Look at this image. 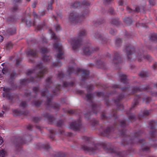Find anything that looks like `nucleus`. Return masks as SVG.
Here are the masks:
<instances>
[{
    "label": "nucleus",
    "instance_id": "14",
    "mask_svg": "<svg viewBox=\"0 0 157 157\" xmlns=\"http://www.w3.org/2000/svg\"><path fill=\"white\" fill-rule=\"evenodd\" d=\"M127 9L128 11L129 12H132L134 11H136L137 12H139L140 11V8L139 6L136 7L135 10H133L128 7H127Z\"/></svg>",
    "mask_w": 157,
    "mask_h": 157
},
{
    "label": "nucleus",
    "instance_id": "38",
    "mask_svg": "<svg viewBox=\"0 0 157 157\" xmlns=\"http://www.w3.org/2000/svg\"><path fill=\"white\" fill-rule=\"evenodd\" d=\"M63 75L62 72H59L58 75V77L60 78L61 77H63Z\"/></svg>",
    "mask_w": 157,
    "mask_h": 157
},
{
    "label": "nucleus",
    "instance_id": "63",
    "mask_svg": "<svg viewBox=\"0 0 157 157\" xmlns=\"http://www.w3.org/2000/svg\"><path fill=\"white\" fill-rule=\"evenodd\" d=\"M21 0H13L15 2H20Z\"/></svg>",
    "mask_w": 157,
    "mask_h": 157
},
{
    "label": "nucleus",
    "instance_id": "54",
    "mask_svg": "<svg viewBox=\"0 0 157 157\" xmlns=\"http://www.w3.org/2000/svg\"><path fill=\"white\" fill-rule=\"evenodd\" d=\"M119 4L120 5H122L123 4V2L122 1H120L119 2Z\"/></svg>",
    "mask_w": 157,
    "mask_h": 157
},
{
    "label": "nucleus",
    "instance_id": "33",
    "mask_svg": "<svg viewBox=\"0 0 157 157\" xmlns=\"http://www.w3.org/2000/svg\"><path fill=\"white\" fill-rule=\"evenodd\" d=\"M63 123V121H59L57 123V125L58 126H62V124Z\"/></svg>",
    "mask_w": 157,
    "mask_h": 157
},
{
    "label": "nucleus",
    "instance_id": "21",
    "mask_svg": "<svg viewBox=\"0 0 157 157\" xmlns=\"http://www.w3.org/2000/svg\"><path fill=\"white\" fill-rule=\"evenodd\" d=\"M16 29L15 28H13L12 29H10L9 30V33L11 35L15 34L16 33Z\"/></svg>",
    "mask_w": 157,
    "mask_h": 157
},
{
    "label": "nucleus",
    "instance_id": "50",
    "mask_svg": "<svg viewBox=\"0 0 157 157\" xmlns=\"http://www.w3.org/2000/svg\"><path fill=\"white\" fill-rule=\"evenodd\" d=\"M3 142L2 138L0 136V145H1Z\"/></svg>",
    "mask_w": 157,
    "mask_h": 157
},
{
    "label": "nucleus",
    "instance_id": "18",
    "mask_svg": "<svg viewBox=\"0 0 157 157\" xmlns=\"http://www.w3.org/2000/svg\"><path fill=\"white\" fill-rule=\"evenodd\" d=\"M51 57L48 56H45L42 58L44 62H47L50 60Z\"/></svg>",
    "mask_w": 157,
    "mask_h": 157
},
{
    "label": "nucleus",
    "instance_id": "52",
    "mask_svg": "<svg viewBox=\"0 0 157 157\" xmlns=\"http://www.w3.org/2000/svg\"><path fill=\"white\" fill-rule=\"evenodd\" d=\"M83 4H84V5H88V4H89V3L88 2H87V1H84L83 2Z\"/></svg>",
    "mask_w": 157,
    "mask_h": 157
},
{
    "label": "nucleus",
    "instance_id": "11",
    "mask_svg": "<svg viewBox=\"0 0 157 157\" xmlns=\"http://www.w3.org/2000/svg\"><path fill=\"white\" fill-rule=\"evenodd\" d=\"M149 40L151 41H155L157 40V35L155 34H151L149 36Z\"/></svg>",
    "mask_w": 157,
    "mask_h": 157
},
{
    "label": "nucleus",
    "instance_id": "59",
    "mask_svg": "<svg viewBox=\"0 0 157 157\" xmlns=\"http://www.w3.org/2000/svg\"><path fill=\"white\" fill-rule=\"evenodd\" d=\"M36 128L38 129H40V130L41 129V127L40 126H36Z\"/></svg>",
    "mask_w": 157,
    "mask_h": 157
},
{
    "label": "nucleus",
    "instance_id": "24",
    "mask_svg": "<svg viewBox=\"0 0 157 157\" xmlns=\"http://www.w3.org/2000/svg\"><path fill=\"white\" fill-rule=\"evenodd\" d=\"M5 154V151L3 150H0V157H4Z\"/></svg>",
    "mask_w": 157,
    "mask_h": 157
},
{
    "label": "nucleus",
    "instance_id": "22",
    "mask_svg": "<svg viewBox=\"0 0 157 157\" xmlns=\"http://www.w3.org/2000/svg\"><path fill=\"white\" fill-rule=\"evenodd\" d=\"M41 52L43 54H45L48 52V50L46 48H41Z\"/></svg>",
    "mask_w": 157,
    "mask_h": 157
},
{
    "label": "nucleus",
    "instance_id": "10",
    "mask_svg": "<svg viewBox=\"0 0 157 157\" xmlns=\"http://www.w3.org/2000/svg\"><path fill=\"white\" fill-rule=\"evenodd\" d=\"M54 48L59 52H61L62 49V46L59 45V44H54Z\"/></svg>",
    "mask_w": 157,
    "mask_h": 157
},
{
    "label": "nucleus",
    "instance_id": "17",
    "mask_svg": "<svg viewBox=\"0 0 157 157\" xmlns=\"http://www.w3.org/2000/svg\"><path fill=\"white\" fill-rule=\"evenodd\" d=\"M139 75L141 77L144 78L147 76L148 75L146 72L142 71L140 73Z\"/></svg>",
    "mask_w": 157,
    "mask_h": 157
},
{
    "label": "nucleus",
    "instance_id": "53",
    "mask_svg": "<svg viewBox=\"0 0 157 157\" xmlns=\"http://www.w3.org/2000/svg\"><path fill=\"white\" fill-rule=\"evenodd\" d=\"M3 39V36L1 35H0V42H2Z\"/></svg>",
    "mask_w": 157,
    "mask_h": 157
},
{
    "label": "nucleus",
    "instance_id": "15",
    "mask_svg": "<svg viewBox=\"0 0 157 157\" xmlns=\"http://www.w3.org/2000/svg\"><path fill=\"white\" fill-rule=\"evenodd\" d=\"M82 148L85 151H93L94 150H95V149H94L93 148H91L90 147H89L86 146H83L82 147Z\"/></svg>",
    "mask_w": 157,
    "mask_h": 157
},
{
    "label": "nucleus",
    "instance_id": "36",
    "mask_svg": "<svg viewBox=\"0 0 157 157\" xmlns=\"http://www.w3.org/2000/svg\"><path fill=\"white\" fill-rule=\"evenodd\" d=\"M92 97V95L91 94H88L86 96V98L87 100H90Z\"/></svg>",
    "mask_w": 157,
    "mask_h": 157
},
{
    "label": "nucleus",
    "instance_id": "29",
    "mask_svg": "<svg viewBox=\"0 0 157 157\" xmlns=\"http://www.w3.org/2000/svg\"><path fill=\"white\" fill-rule=\"evenodd\" d=\"M151 101V98L148 97L147 98L144 99V101L146 103H148Z\"/></svg>",
    "mask_w": 157,
    "mask_h": 157
},
{
    "label": "nucleus",
    "instance_id": "47",
    "mask_svg": "<svg viewBox=\"0 0 157 157\" xmlns=\"http://www.w3.org/2000/svg\"><path fill=\"white\" fill-rule=\"evenodd\" d=\"M144 114L145 115H148L149 114V112L148 111H144Z\"/></svg>",
    "mask_w": 157,
    "mask_h": 157
},
{
    "label": "nucleus",
    "instance_id": "4",
    "mask_svg": "<svg viewBox=\"0 0 157 157\" xmlns=\"http://www.w3.org/2000/svg\"><path fill=\"white\" fill-rule=\"evenodd\" d=\"M81 125V121H75L71 124V128L75 131L79 130L80 126Z\"/></svg>",
    "mask_w": 157,
    "mask_h": 157
},
{
    "label": "nucleus",
    "instance_id": "43",
    "mask_svg": "<svg viewBox=\"0 0 157 157\" xmlns=\"http://www.w3.org/2000/svg\"><path fill=\"white\" fill-rule=\"evenodd\" d=\"M73 70V69L72 67L69 68L68 70V72L69 74H70V73L72 72V71Z\"/></svg>",
    "mask_w": 157,
    "mask_h": 157
},
{
    "label": "nucleus",
    "instance_id": "57",
    "mask_svg": "<svg viewBox=\"0 0 157 157\" xmlns=\"http://www.w3.org/2000/svg\"><path fill=\"white\" fill-rule=\"evenodd\" d=\"M32 127V126L31 125H29L27 127V128L29 129H30Z\"/></svg>",
    "mask_w": 157,
    "mask_h": 157
},
{
    "label": "nucleus",
    "instance_id": "28",
    "mask_svg": "<svg viewBox=\"0 0 157 157\" xmlns=\"http://www.w3.org/2000/svg\"><path fill=\"white\" fill-rule=\"evenodd\" d=\"M98 64L100 66V67L104 68L105 67V64L103 63L100 62L98 63Z\"/></svg>",
    "mask_w": 157,
    "mask_h": 157
},
{
    "label": "nucleus",
    "instance_id": "3",
    "mask_svg": "<svg viewBox=\"0 0 157 157\" xmlns=\"http://www.w3.org/2000/svg\"><path fill=\"white\" fill-rule=\"evenodd\" d=\"M126 50L127 56L129 59V56L134 54L135 52V49L134 47L130 44L126 46Z\"/></svg>",
    "mask_w": 157,
    "mask_h": 157
},
{
    "label": "nucleus",
    "instance_id": "9",
    "mask_svg": "<svg viewBox=\"0 0 157 157\" xmlns=\"http://www.w3.org/2000/svg\"><path fill=\"white\" fill-rule=\"evenodd\" d=\"M45 117L48 118L50 123H53L56 120L55 118L49 114H46Z\"/></svg>",
    "mask_w": 157,
    "mask_h": 157
},
{
    "label": "nucleus",
    "instance_id": "12",
    "mask_svg": "<svg viewBox=\"0 0 157 157\" xmlns=\"http://www.w3.org/2000/svg\"><path fill=\"white\" fill-rule=\"evenodd\" d=\"M77 16L74 13H71L70 15V19L71 21H73L77 18Z\"/></svg>",
    "mask_w": 157,
    "mask_h": 157
},
{
    "label": "nucleus",
    "instance_id": "46",
    "mask_svg": "<svg viewBox=\"0 0 157 157\" xmlns=\"http://www.w3.org/2000/svg\"><path fill=\"white\" fill-rule=\"evenodd\" d=\"M45 14V12L44 11H42L40 13V16H42L44 15Z\"/></svg>",
    "mask_w": 157,
    "mask_h": 157
},
{
    "label": "nucleus",
    "instance_id": "6",
    "mask_svg": "<svg viewBox=\"0 0 157 157\" xmlns=\"http://www.w3.org/2000/svg\"><path fill=\"white\" fill-rule=\"evenodd\" d=\"M27 53L29 56L33 58H36L38 56L37 52L36 49L30 50Z\"/></svg>",
    "mask_w": 157,
    "mask_h": 157
},
{
    "label": "nucleus",
    "instance_id": "41",
    "mask_svg": "<svg viewBox=\"0 0 157 157\" xmlns=\"http://www.w3.org/2000/svg\"><path fill=\"white\" fill-rule=\"evenodd\" d=\"M139 90V88L138 87H135L134 88V92H137Z\"/></svg>",
    "mask_w": 157,
    "mask_h": 157
},
{
    "label": "nucleus",
    "instance_id": "2",
    "mask_svg": "<svg viewBox=\"0 0 157 157\" xmlns=\"http://www.w3.org/2000/svg\"><path fill=\"white\" fill-rule=\"evenodd\" d=\"M98 48L90 47L89 46L85 47L83 49V51L84 54L89 56L95 51L98 50Z\"/></svg>",
    "mask_w": 157,
    "mask_h": 157
},
{
    "label": "nucleus",
    "instance_id": "20",
    "mask_svg": "<svg viewBox=\"0 0 157 157\" xmlns=\"http://www.w3.org/2000/svg\"><path fill=\"white\" fill-rule=\"evenodd\" d=\"M79 6V4L78 2H75L72 4L71 7L72 8H75Z\"/></svg>",
    "mask_w": 157,
    "mask_h": 157
},
{
    "label": "nucleus",
    "instance_id": "56",
    "mask_svg": "<svg viewBox=\"0 0 157 157\" xmlns=\"http://www.w3.org/2000/svg\"><path fill=\"white\" fill-rule=\"evenodd\" d=\"M45 93H46V91H43V92H42V94H41V95H42V96H45Z\"/></svg>",
    "mask_w": 157,
    "mask_h": 157
},
{
    "label": "nucleus",
    "instance_id": "44",
    "mask_svg": "<svg viewBox=\"0 0 157 157\" xmlns=\"http://www.w3.org/2000/svg\"><path fill=\"white\" fill-rule=\"evenodd\" d=\"M149 2L151 5H153V6L155 5V2H153L151 0H150Z\"/></svg>",
    "mask_w": 157,
    "mask_h": 157
},
{
    "label": "nucleus",
    "instance_id": "64",
    "mask_svg": "<svg viewBox=\"0 0 157 157\" xmlns=\"http://www.w3.org/2000/svg\"><path fill=\"white\" fill-rule=\"evenodd\" d=\"M69 112L70 113H74V112H73V111H72V110H70V111H69Z\"/></svg>",
    "mask_w": 157,
    "mask_h": 157
},
{
    "label": "nucleus",
    "instance_id": "48",
    "mask_svg": "<svg viewBox=\"0 0 157 157\" xmlns=\"http://www.w3.org/2000/svg\"><path fill=\"white\" fill-rule=\"evenodd\" d=\"M153 67L154 69L156 68L157 67V64L155 63L154 64L153 66Z\"/></svg>",
    "mask_w": 157,
    "mask_h": 157
},
{
    "label": "nucleus",
    "instance_id": "61",
    "mask_svg": "<svg viewBox=\"0 0 157 157\" xmlns=\"http://www.w3.org/2000/svg\"><path fill=\"white\" fill-rule=\"evenodd\" d=\"M6 97L8 98V99H10V95L9 94H7V95L6 96Z\"/></svg>",
    "mask_w": 157,
    "mask_h": 157
},
{
    "label": "nucleus",
    "instance_id": "30",
    "mask_svg": "<svg viewBox=\"0 0 157 157\" xmlns=\"http://www.w3.org/2000/svg\"><path fill=\"white\" fill-rule=\"evenodd\" d=\"M144 58L147 59L149 61H151V58L149 55H146L144 57Z\"/></svg>",
    "mask_w": 157,
    "mask_h": 157
},
{
    "label": "nucleus",
    "instance_id": "62",
    "mask_svg": "<svg viewBox=\"0 0 157 157\" xmlns=\"http://www.w3.org/2000/svg\"><path fill=\"white\" fill-rule=\"evenodd\" d=\"M51 100L50 99H48L47 101V105H48L49 104V102Z\"/></svg>",
    "mask_w": 157,
    "mask_h": 157
},
{
    "label": "nucleus",
    "instance_id": "1",
    "mask_svg": "<svg viewBox=\"0 0 157 157\" xmlns=\"http://www.w3.org/2000/svg\"><path fill=\"white\" fill-rule=\"evenodd\" d=\"M45 70L44 68H42V65L41 63L40 65H37L36 68L33 71H30L27 73L28 75H29L34 72H36L37 73V76L38 77H43L44 74Z\"/></svg>",
    "mask_w": 157,
    "mask_h": 157
},
{
    "label": "nucleus",
    "instance_id": "40",
    "mask_svg": "<svg viewBox=\"0 0 157 157\" xmlns=\"http://www.w3.org/2000/svg\"><path fill=\"white\" fill-rule=\"evenodd\" d=\"M21 60H20L19 59H17L16 60V66H18L19 65V62Z\"/></svg>",
    "mask_w": 157,
    "mask_h": 157
},
{
    "label": "nucleus",
    "instance_id": "27",
    "mask_svg": "<svg viewBox=\"0 0 157 157\" xmlns=\"http://www.w3.org/2000/svg\"><path fill=\"white\" fill-rule=\"evenodd\" d=\"M86 34V32L85 31H82L79 33L78 35V37L79 38L82 36L85 35Z\"/></svg>",
    "mask_w": 157,
    "mask_h": 157
},
{
    "label": "nucleus",
    "instance_id": "32",
    "mask_svg": "<svg viewBox=\"0 0 157 157\" xmlns=\"http://www.w3.org/2000/svg\"><path fill=\"white\" fill-rule=\"evenodd\" d=\"M26 23L28 26H30L31 25V22L29 20H27L26 22Z\"/></svg>",
    "mask_w": 157,
    "mask_h": 157
},
{
    "label": "nucleus",
    "instance_id": "55",
    "mask_svg": "<svg viewBox=\"0 0 157 157\" xmlns=\"http://www.w3.org/2000/svg\"><path fill=\"white\" fill-rule=\"evenodd\" d=\"M63 85L65 86H69V84H67V83L66 82H64L63 83Z\"/></svg>",
    "mask_w": 157,
    "mask_h": 157
},
{
    "label": "nucleus",
    "instance_id": "19",
    "mask_svg": "<svg viewBox=\"0 0 157 157\" xmlns=\"http://www.w3.org/2000/svg\"><path fill=\"white\" fill-rule=\"evenodd\" d=\"M51 37L52 39L56 40V41H59V39L55 35V34L53 33H52V34Z\"/></svg>",
    "mask_w": 157,
    "mask_h": 157
},
{
    "label": "nucleus",
    "instance_id": "8",
    "mask_svg": "<svg viewBox=\"0 0 157 157\" xmlns=\"http://www.w3.org/2000/svg\"><path fill=\"white\" fill-rule=\"evenodd\" d=\"M121 61V58L119 55L117 53H116L114 55V59H113L114 63H117Z\"/></svg>",
    "mask_w": 157,
    "mask_h": 157
},
{
    "label": "nucleus",
    "instance_id": "42",
    "mask_svg": "<svg viewBox=\"0 0 157 157\" xmlns=\"http://www.w3.org/2000/svg\"><path fill=\"white\" fill-rule=\"evenodd\" d=\"M121 42V40L120 39H118L116 40V43L117 44H120Z\"/></svg>",
    "mask_w": 157,
    "mask_h": 157
},
{
    "label": "nucleus",
    "instance_id": "26",
    "mask_svg": "<svg viewBox=\"0 0 157 157\" xmlns=\"http://www.w3.org/2000/svg\"><path fill=\"white\" fill-rule=\"evenodd\" d=\"M27 106L26 103L25 101H22L21 102L20 105V106L23 107L25 108Z\"/></svg>",
    "mask_w": 157,
    "mask_h": 157
},
{
    "label": "nucleus",
    "instance_id": "39",
    "mask_svg": "<svg viewBox=\"0 0 157 157\" xmlns=\"http://www.w3.org/2000/svg\"><path fill=\"white\" fill-rule=\"evenodd\" d=\"M47 10H52V6L51 4L48 5L47 8Z\"/></svg>",
    "mask_w": 157,
    "mask_h": 157
},
{
    "label": "nucleus",
    "instance_id": "31",
    "mask_svg": "<svg viewBox=\"0 0 157 157\" xmlns=\"http://www.w3.org/2000/svg\"><path fill=\"white\" fill-rule=\"evenodd\" d=\"M41 104V103L38 101H35L34 102V104L36 106H39Z\"/></svg>",
    "mask_w": 157,
    "mask_h": 157
},
{
    "label": "nucleus",
    "instance_id": "35",
    "mask_svg": "<svg viewBox=\"0 0 157 157\" xmlns=\"http://www.w3.org/2000/svg\"><path fill=\"white\" fill-rule=\"evenodd\" d=\"M33 15L34 17L35 18H37L39 17V16L37 15V14L35 12H33Z\"/></svg>",
    "mask_w": 157,
    "mask_h": 157
},
{
    "label": "nucleus",
    "instance_id": "58",
    "mask_svg": "<svg viewBox=\"0 0 157 157\" xmlns=\"http://www.w3.org/2000/svg\"><path fill=\"white\" fill-rule=\"evenodd\" d=\"M6 71L4 69H3L2 70V72L3 74H5L6 72Z\"/></svg>",
    "mask_w": 157,
    "mask_h": 157
},
{
    "label": "nucleus",
    "instance_id": "60",
    "mask_svg": "<svg viewBox=\"0 0 157 157\" xmlns=\"http://www.w3.org/2000/svg\"><path fill=\"white\" fill-rule=\"evenodd\" d=\"M10 17L8 18V20L9 21H14V19H10Z\"/></svg>",
    "mask_w": 157,
    "mask_h": 157
},
{
    "label": "nucleus",
    "instance_id": "13",
    "mask_svg": "<svg viewBox=\"0 0 157 157\" xmlns=\"http://www.w3.org/2000/svg\"><path fill=\"white\" fill-rule=\"evenodd\" d=\"M18 10V7L17 5L11 7L10 9V11L12 13H14L17 11Z\"/></svg>",
    "mask_w": 157,
    "mask_h": 157
},
{
    "label": "nucleus",
    "instance_id": "34",
    "mask_svg": "<svg viewBox=\"0 0 157 157\" xmlns=\"http://www.w3.org/2000/svg\"><path fill=\"white\" fill-rule=\"evenodd\" d=\"M13 112L14 113H15L17 115H19L21 114L20 112L17 109L13 110Z\"/></svg>",
    "mask_w": 157,
    "mask_h": 157
},
{
    "label": "nucleus",
    "instance_id": "49",
    "mask_svg": "<svg viewBox=\"0 0 157 157\" xmlns=\"http://www.w3.org/2000/svg\"><path fill=\"white\" fill-rule=\"evenodd\" d=\"M15 75V74L13 73L12 74L10 75V78H13Z\"/></svg>",
    "mask_w": 157,
    "mask_h": 157
},
{
    "label": "nucleus",
    "instance_id": "51",
    "mask_svg": "<svg viewBox=\"0 0 157 157\" xmlns=\"http://www.w3.org/2000/svg\"><path fill=\"white\" fill-rule=\"evenodd\" d=\"M3 90L5 92H8L9 91V89H5V88H3Z\"/></svg>",
    "mask_w": 157,
    "mask_h": 157
},
{
    "label": "nucleus",
    "instance_id": "16",
    "mask_svg": "<svg viewBox=\"0 0 157 157\" xmlns=\"http://www.w3.org/2000/svg\"><path fill=\"white\" fill-rule=\"evenodd\" d=\"M124 21L126 24L128 25H130L132 23L131 19L129 17L125 18L124 19Z\"/></svg>",
    "mask_w": 157,
    "mask_h": 157
},
{
    "label": "nucleus",
    "instance_id": "7",
    "mask_svg": "<svg viewBox=\"0 0 157 157\" xmlns=\"http://www.w3.org/2000/svg\"><path fill=\"white\" fill-rule=\"evenodd\" d=\"M73 43L72 48L74 50L77 49L81 44V41L78 39L73 40Z\"/></svg>",
    "mask_w": 157,
    "mask_h": 157
},
{
    "label": "nucleus",
    "instance_id": "5",
    "mask_svg": "<svg viewBox=\"0 0 157 157\" xmlns=\"http://www.w3.org/2000/svg\"><path fill=\"white\" fill-rule=\"evenodd\" d=\"M78 72L82 73V80L83 81H84L86 79L88 78V76L90 73L88 71L78 69Z\"/></svg>",
    "mask_w": 157,
    "mask_h": 157
},
{
    "label": "nucleus",
    "instance_id": "23",
    "mask_svg": "<svg viewBox=\"0 0 157 157\" xmlns=\"http://www.w3.org/2000/svg\"><path fill=\"white\" fill-rule=\"evenodd\" d=\"M13 44L11 43H9L6 44V48L7 49H10L12 48Z\"/></svg>",
    "mask_w": 157,
    "mask_h": 157
},
{
    "label": "nucleus",
    "instance_id": "25",
    "mask_svg": "<svg viewBox=\"0 0 157 157\" xmlns=\"http://www.w3.org/2000/svg\"><path fill=\"white\" fill-rule=\"evenodd\" d=\"M126 80V76L124 75H123L122 77L121 78V82H124Z\"/></svg>",
    "mask_w": 157,
    "mask_h": 157
},
{
    "label": "nucleus",
    "instance_id": "37",
    "mask_svg": "<svg viewBox=\"0 0 157 157\" xmlns=\"http://www.w3.org/2000/svg\"><path fill=\"white\" fill-rule=\"evenodd\" d=\"M62 54H61V53L59 54H57V57L59 59H61L63 58V57H62Z\"/></svg>",
    "mask_w": 157,
    "mask_h": 157
},
{
    "label": "nucleus",
    "instance_id": "45",
    "mask_svg": "<svg viewBox=\"0 0 157 157\" xmlns=\"http://www.w3.org/2000/svg\"><path fill=\"white\" fill-rule=\"evenodd\" d=\"M39 89L38 87H35L33 88V91L35 92H36V91H37Z\"/></svg>",
    "mask_w": 157,
    "mask_h": 157
}]
</instances>
